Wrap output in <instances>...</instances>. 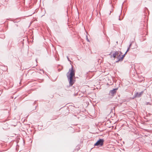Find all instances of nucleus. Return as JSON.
Returning a JSON list of instances; mask_svg holds the SVG:
<instances>
[{
  "mask_svg": "<svg viewBox=\"0 0 152 152\" xmlns=\"http://www.w3.org/2000/svg\"><path fill=\"white\" fill-rule=\"evenodd\" d=\"M75 71L73 69L72 66V68L69 69V72L66 74V75L70 86H72L75 82V80L73 79L75 77Z\"/></svg>",
  "mask_w": 152,
  "mask_h": 152,
  "instance_id": "1",
  "label": "nucleus"
},
{
  "mask_svg": "<svg viewBox=\"0 0 152 152\" xmlns=\"http://www.w3.org/2000/svg\"><path fill=\"white\" fill-rule=\"evenodd\" d=\"M104 140L102 139H100L95 144L94 146H102L103 145Z\"/></svg>",
  "mask_w": 152,
  "mask_h": 152,
  "instance_id": "2",
  "label": "nucleus"
},
{
  "mask_svg": "<svg viewBox=\"0 0 152 152\" xmlns=\"http://www.w3.org/2000/svg\"><path fill=\"white\" fill-rule=\"evenodd\" d=\"M143 93V91H142L140 92H137L135 94V97H140Z\"/></svg>",
  "mask_w": 152,
  "mask_h": 152,
  "instance_id": "3",
  "label": "nucleus"
},
{
  "mask_svg": "<svg viewBox=\"0 0 152 152\" xmlns=\"http://www.w3.org/2000/svg\"><path fill=\"white\" fill-rule=\"evenodd\" d=\"M126 53L123 55L121 57V58H120V54L119 55L118 57V60L117 62H118L119 61H121L123 60V59L124 57L125 56V55Z\"/></svg>",
  "mask_w": 152,
  "mask_h": 152,
  "instance_id": "4",
  "label": "nucleus"
},
{
  "mask_svg": "<svg viewBox=\"0 0 152 152\" xmlns=\"http://www.w3.org/2000/svg\"><path fill=\"white\" fill-rule=\"evenodd\" d=\"M117 89V88L113 89V90L110 91V93L112 95H113L114 94L116 93Z\"/></svg>",
  "mask_w": 152,
  "mask_h": 152,
  "instance_id": "5",
  "label": "nucleus"
},
{
  "mask_svg": "<svg viewBox=\"0 0 152 152\" xmlns=\"http://www.w3.org/2000/svg\"><path fill=\"white\" fill-rule=\"evenodd\" d=\"M119 55L118 52L116 51L113 54L112 56L113 58H115L116 57V56H118V57Z\"/></svg>",
  "mask_w": 152,
  "mask_h": 152,
  "instance_id": "6",
  "label": "nucleus"
},
{
  "mask_svg": "<svg viewBox=\"0 0 152 152\" xmlns=\"http://www.w3.org/2000/svg\"><path fill=\"white\" fill-rule=\"evenodd\" d=\"M7 126H8V124H7V123H6L5 124H4V126H3V127L4 128V129H6L7 128L5 127V126H7V127H8Z\"/></svg>",
  "mask_w": 152,
  "mask_h": 152,
  "instance_id": "7",
  "label": "nucleus"
},
{
  "mask_svg": "<svg viewBox=\"0 0 152 152\" xmlns=\"http://www.w3.org/2000/svg\"><path fill=\"white\" fill-rule=\"evenodd\" d=\"M130 47H128L127 49V50L126 51V53H127L129 51V49H130Z\"/></svg>",
  "mask_w": 152,
  "mask_h": 152,
  "instance_id": "8",
  "label": "nucleus"
},
{
  "mask_svg": "<svg viewBox=\"0 0 152 152\" xmlns=\"http://www.w3.org/2000/svg\"><path fill=\"white\" fill-rule=\"evenodd\" d=\"M120 15H121V13H119V19H119V20H121V19H120Z\"/></svg>",
  "mask_w": 152,
  "mask_h": 152,
  "instance_id": "9",
  "label": "nucleus"
},
{
  "mask_svg": "<svg viewBox=\"0 0 152 152\" xmlns=\"http://www.w3.org/2000/svg\"><path fill=\"white\" fill-rule=\"evenodd\" d=\"M108 41V47H109V45H110V42H109Z\"/></svg>",
  "mask_w": 152,
  "mask_h": 152,
  "instance_id": "10",
  "label": "nucleus"
},
{
  "mask_svg": "<svg viewBox=\"0 0 152 152\" xmlns=\"http://www.w3.org/2000/svg\"><path fill=\"white\" fill-rule=\"evenodd\" d=\"M131 45H132V44H130L129 45V47H130V48L131 46Z\"/></svg>",
  "mask_w": 152,
  "mask_h": 152,
  "instance_id": "11",
  "label": "nucleus"
},
{
  "mask_svg": "<svg viewBox=\"0 0 152 152\" xmlns=\"http://www.w3.org/2000/svg\"><path fill=\"white\" fill-rule=\"evenodd\" d=\"M67 58L68 60L69 61H70L69 59V58H68V56H67Z\"/></svg>",
  "mask_w": 152,
  "mask_h": 152,
  "instance_id": "12",
  "label": "nucleus"
},
{
  "mask_svg": "<svg viewBox=\"0 0 152 152\" xmlns=\"http://www.w3.org/2000/svg\"><path fill=\"white\" fill-rule=\"evenodd\" d=\"M150 104V103H149V102H148V103L147 104Z\"/></svg>",
  "mask_w": 152,
  "mask_h": 152,
  "instance_id": "13",
  "label": "nucleus"
},
{
  "mask_svg": "<svg viewBox=\"0 0 152 152\" xmlns=\"http://www.w3.org/2000/svg\"><path fill=\"white\" fill-rule=\"evenodd\" d=\"M87 40L88 41H89V40H88V38H87Z\"/></svg>",
  "mask_w": 152,
  "mask_h": 152,
  "instance_id": "14",
  "label": "nucleus"
},
{
  "mask_svg": "<svg viewBox=\"0 0 152 152\" xmlns=\"http://www.w3.org/2000/svg\"><path fill=\"white\" fill-rule=\"evenodd\" d=\"M121 57L120 56V58H121Z\"/></svg>",
  "mask_w": 152,
  "mask_h": 152,
  "instance_id": "15",
  "label": "nucleus"
},
{
  "mask_svg": "<svg viewBox=\"0 0 152 152\" xmlns=\"http://www.w3.org/2000/svg\"><path fill=\"white\" fill-rule=\"evenodd\" d=\"M120 53H121V52H120Z\"/></svg>",
  "mask_w": 152,
  "mask_h": 152,
  "instance_id": "16",
  "label": "nucleus"
}]
</instances>
